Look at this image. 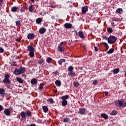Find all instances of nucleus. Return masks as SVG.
<instances>
[{
  "mask_svg": "<svg viewBox=\"0 0 126 126\" xmlns=\"http://www.w3.org/2000/svg\"><path fill=\"white\" fill-rule=\"evenodd\" d=\"M116 106L117 107H121V108H125L126 107V101L121 99L118 100L115 102Z\"/></svg>",
  "mask_w": 126,
  "mask_h": 126,
  "instance_id": "obj_1",
  "label": "nucleus"
},
{
  "mask_svg": "<svg viewBox=\"0 0 126 126\" xmlns=\"http://www.w3.org/2000/svg\"><path fill=\"white\" fill-rule=\"evenodd\" d=\"M10 75L9 74H5L4 76V79L2 80V82L7 85V84H10L11 82H10Z\"/></svg>",
  "mask_w": 126,
  "mask_h": 126,
  "instance_id": "obj_2",
  "label": "nucleus"
},
{
  "mask_svg": "<svg viewBox=\"0 0 126 126\" xmlns=\"http://www.w3.org/2000/svg\"><path fill=\"white\" fill-rule=\"evenodd\" d=\"M24 72H25V67L21 66L20 69H16L14 71V74L19 75V74H22V73H24Z\"/></svg>",
  "mask_w": 126,
  "mask_h": 126,
  "instance_id": "obj_3",
  "label": "nucleus"
},
{
  "mask_svg": "<svg viewBox=\"0 0 126 126\" xmlns=\"http://www.w3.org/2000/svg\"><path fill=\"white\" fill-rule=\"evenodd\" d=\"M117 41V37L114 35H110L108 38L109 44H114Z\"/></svg>",
  "mask_w": 126,
  "mask_h": 126,
  "instance_id": "obj_4",
  "label": "nucleus"
},
{
  "mask_svg": "<svg viewBox=\"0 0 126 126\" xmlns=\"http://www.w3.org/2000/svg\"><path fill=\"white\" fill-rule=\"evenodd\" d=\"M11 112H12V108H6L4 110V114L6 116H10Z\"/></svg>",
  "mask_w": 126,
  "mask_h": 126,
  "instance_id": "obj_5",
  "label": "nucleus"
},
{
  "mask_svg": "<svg viewBox=\"0 0 126 126\" xmlns=\"http://www.w3.org/2000/svg\"><path fill=\"white\" fill-rule=\"evenodd\" d=\"M35 37L34 33H29L27 35V38L29 40H33Z\"/></svg>",
  "mask_w": 126,
  "mask_h": 126,
  "instance_id": "obj_6",
  "label": "nucleus"
},
{
  "mask_svg": "<svg viewBox=\"0 0 126 126\" xmlns=\"http://www.w3.org/2000/svg\"><path fill=\"white\" fill-rule=\"evenodd\" d=\"M20 116H21V118H22V119H21V120H25V119H26V114L25 112H24V111L21 112L20 114Z\"/></svg>",
  "mask_w": 126,
  "mask_h": 126,
  "instance_id": "obj_7",
  "label": "nucleus"
},
{
  "mask_svg": "<svg viewBox=\"0 0 126 126\" xmlns=\"http://www.w3.org/2000/svg\"><path fill=\"white\" fill-rule=\"evenodd\" d=\"M79 114H80V115H85L86 109L85 108H79Z\"/></svg>",
  "mask_w": 126,
  "mask_h": 126,
  "instance_id": "obj_8",
  "label": "nucleus"
},
{
  "mask_svg": "<svg viewBox=\"0 0 126 126\" xmlns=\"http://www.w3.org/2000/svg\"><path fill=\"white\" fill-rule=\"evenodd\" d=\"M88 10V7L87 6H84L82 7V12L83 14L86 13V12Z\"/></svg>",
  "mask_w": 126,
  "mask_h": 126,
  "instance_id": "obj_9",
  "label": "nucleus"
},
{
  "mask_svg": "<svg viewBox=\"0 0 126 126\" xmlns=\"http://www.w3.org/2000/svg\"><path fill=\"white\" fill-rule=\"evenodd\" d=\"M5 92V90H4V89L0 88V94L3 97L5 95V93H4Z\"/></svg>",
  "mask_w": 126,
  "mask_h": 126,
  "instance_id": "obj_10",
  "label": "nucleus"
},
{
  "mask_svg": "<svg viewBox=\"0 0 126 126\" xmlns=\"http://www.w3.org/2000/svg\"><path fill=\"white\" fill-rule=\"evenodd\" d=\"M28 51H29V52H34L35 49H34L33 46H29L28 47Z\"/></svg>",
  "mask_w": 126,
  "mask_h": 126,
  "instance_id": "obj_11",
  "label": "nucleus"
},
{
  "mask_svg": "<svg viewBox=\"0 0 126 126\" xmlns=\"http://www.w3.org/2000/svg\"><path fill=\"white\" fill-rule=\"evenodd\" d=\"M64 27H65V28L67 29H69L70 28H71L72 25H71V24H69V23H66L64 25Z\"/></svg>",
  "mask_w": 126,
  "mask_h": 126,
  "instance_id": "obj_12",
  "label": "nucleus"
},
{
  "mask_svg": "<svg viewBox=\"0 0 126 126\" xmlns=\"http://www.w3.org/2000/svg\"><path fill=\"white\" fill-rule=\"evenodd\" d=\"M25 114H26V117H28V118H29V117H31V116L32 115L31 111H30V110H27Z\"/></svg>",
  "mask_w": 126,
  "mask_h": 126,
  "instance_id": "obj_13",
  "label": "nucleus"
},
{
  "mask_svg": "<svg viewBox=\"0 0 126 126\" xmlns=\"http://www.w3.org/2000/svg\"><path fill=\"white\" fill-rule=\"evenodd\" d=\"M46 32V29L44 28H41L39 30V32L40 34H44Z\"/></svg>",
  "mask_w": 126,
  "mask_h": 126,
  "instance_id": "obj_14",
  "label": "nucleus"
},
{
  "mask_svg": "<svg viewBox=\"0 0 126 126\" xmlns=\"http://www.w3.org/2000/svg\"><path fill=\"white\" fill-rule=\"evenodd\" d=\"M69 76H70L71 77H73L74 76H75V72L73 71H71L68 73Z\"/></svg>",
  "mask_w": 126,
  "mask_h": 126,
  "instance_id": "obj_15",
  "label": "nucleus"
},
{
  "mask_svg": "<svg viewBox=\"0 0 126 126\" xmlns=\"http://www.w3.org/2000/svg\"><path fill=\"white\" fill-rule=\"evenodd\" d=\"M101 116L102 117V118H103V119H105V120L109 119V116L105 113L101 114Z\"/></svg>",
  "mask_w": 126,
  "mask_h": 126,
  "instance_id": "obj_16",
  "label": "nucleus"
},
{
  "mask_svg": "<svg viewBox=\"0 0 126 126\" xmlns=\"http://www.w3.org/2000/svg\"><path fill=\"white\" fill-rule=\"evenodd\" d=\"M67 105V100H63L62 101V106H63V107H65V106Z\"/></svg>",
  "mask_w": 126,
  "mask_h": 126,
  "instance_id": "obj_17",
  "label": "nucleus"
},
{
  "mask_svg": "<svg viewBox=\"0 0 126 126\" xmlns=\"http://www.w3.org/2000/svg\"><path fill=\"white\" fill-rule=\"evenodd\" d=\"M78 35L80 37H81L82 39L84 38V35H83V32H82L80 31L78 32Z\"/></svg>",
  "mask_w": 126,
  "mask_h": 126,
  "instance_id": "obj_18",
  "label": "nucleus"
},
{
  "mask_svg": "<svg viewBox=\"0 0 126 126\" xmlns=\"http://www.w3.org/2000/svg\"><path fill=\"white\" fill-rule=\"evenodd\" d=\"M116 12H117V13H119L120 14H122V13H123V9L122 8H118L116 10Z\"/></svg>",
  "mask_w": 126,
  "mask_h": 126,
  "instance_id": "obj_19",
  "label": "nucleus"
},
{
  "mask_svg": "<svg viewBox=\"0 0 126 126\" xmlns=\"http://www.w3.org/2000/svg\"><path fill=\"white\" fill-rule=\"evenodd\" d=\"M114 52H115V50L113 48H111L107 52V54L110 55L111 54H113Z\"/></svg>",
  "mask_w": 126,
  "mask_h": 126,
  "instance_id": "obj_20",
  "label": "nucleus"
},
{
  "mask_svg": "<svg viewBox=\"0 0 126 126\" xmlns=\"http://www.w3.org/2000/svg\"><path fill=\"white\" fill-rule=\"evenodd\" d=\"M37 83V80L36 79H32L31 80V84L34 85Z\"/></svg>",
  "mask_w": 126,
  "mask_h": 126,
  "instance_id": "obj_21",
  "label": "nucleus"
},
{
  "mask_svg": "<svg viewBox=\"0 0 126 126\" xmlns=\"http://www.w3.org/2000/svg\"><path fill=\"white\" fill-rule=\"evenodd\" d=\"M68 98V95H64L61 97L62 100L66 101V99Z\"/></svg>",
  "mask_w": 126,
  "mask_h": 126,
  "instance_id": "obj_22",
  "label": "nucleus"
},
{
  "mask_svg": "<svg viewBox=\"0 0 126 126\" xmlns=\"http://www.w3.org/2000/svg\"><path fill=\"white\" fill-rule=\"evenodd\" d=\"M17 10V7L14 6L11 7V11L12 12H16V11Z\"/></svg>",
  "mask_w": 126,
  "mask_h": 126,
  "instance_id": "obj_23",
  "label": "nucleus"
},
{
  "mask_svg": "<svg viewBox=\"0 0 126 126\" xmlns=\"http://www.w3.org/2000/svg\"><path fill=\"white\" fill-rule=\"evenodd\" d=\"M42 109L44 113H47L48 112V107L46 106H43Z\"/></svg>",
  "mask_w": 126,
  "mask_h": 126,
  "instance_id": "obj_24",
  "label": "nucleus"
},
{
  "mask_svg": "<svg viewBox=\"0 0 126 126\" xmlns=\"http://www.w3.org/2000/svg\"><path fill=\"white\" fill-rule=\"evenodd\" d=\"M113 72L114 73H115V74H117V73H119V72H120V69L119 68L115 69L113 70Z\"/></svg>",
  "mask_w": 126,
  "mask_h": 126,
  "instance_id": "obj_25",
  "label": "nucleus"
},
{
  "mask_svg": "<svg viewBox=\"0 0 126 126\" xmlns=\"http://www.w3.org/2000/svg\"><path fill=\"white\" fill-rule=\"evenodd\" d=\"M36 22L37 23V24H40L41 22H42V19L38 18L36 20Z\"/></svg>",
  "mask_w": 126,
  "mask_h": 126,
  "instance_id": "obj_26",
  "label": "nucleus"
},
{
  "mask_svg": "<svg viewBox=\"0 0 126 126\" xmlns=\"http://www.w3.org/2000/svg\"><path fill=\"white\" fill-rule=\"evenodd\" d=\"M17 81H18V83H23V80H22L21 78H17Z\"/></svg>",
  "mask_w": 126,
  "mask_h": 126,
  "instance_id": "obj_27",
  "label": "nucleus"
},
{
  "mask_svg": "<svg viewBox=\"0 0 126 126\" xmlns=\"http://www.w3.org/2000/svg\"><path fill=\"white\" fill-rule=\"evenodd\" d=\"M10 64H11V65H13L14 66H17V64L16 63V62H11L10 63Z\"/></svg>",
  "mask_w": 126,
  "mask_h": 126,
  "instance_id": "obj_28",
  "label": "nucleus"
},
{
  "mask_svg": "<svg viewBox=\"0 0 126 126\" xmlns=\"http://www.w3.org/2000/svg\"><path fill=\"white\" fill-rule=\"evenodd\" d=\"M64 62H65V59H61L58 61V63L60 64H62V63H64Z\"/></svg>",
  "mask_w": 126,
  "mask_h": 126,
  "instance_id": "obj_29",
  "label": "nucleus"
},
{
  "mask_svg": "<svg viewBox=\"0 0 126 126\" xmlns=\"http://www.w3.org/2000/svg\"><path fill=\"white\" fill-rule=\"evenodd\" d=\"M58 50L59 52H63L64 49H63V48L62 46H58Z\"/></svg>",
  "mask_w": 126,
  "mask_h": 126,
  "instance_id": "obj_30",
  "label": "nucleus"
},
{
  "mask_svg": "<svg viewBox=\"0 0 126 126\" xmlns=\"http://www.w3.org/2000/svg\"><path fill=\"white\" fill-rule=\"evenodd\" d=\"M55 84L57 85V86H61V81L59 80H56L55 81Z\"/></svg>",
  "mask_w": 126,
  "mask_h": 126,
  "instance_id": "obj_31",
  "label": "nucleus"
},
{
  "mask_svg": "<svg viewBox=\"0 0 126 126\" xmlns=\"http://www.w3.org/2000/svg\"><path fill=\"white\" fill-rule=\"evenodd\" d=\"M117 111L115 110H113L112 111V112L110 113V115H111L112 116H115L116 115H117Z\"/></svg>",
  "mask_w": 126,
  "mask_h": 126,
  "instance_id": "obj_32",
  "label": "nucleus"
},
{
  "mask_svg": "<svg viewBox=\"0 0 126 126\" xmlns=\"http://www.w3.org/2000/svg\"><path fill=\"white\" fill-rule=\"evenodd\" d=\"M73 85L75 87H78L79 83H78L77 82H74Z\"/></svg>",
  "mask_w": 126,
  "mask_h": 126,
  "instance_id": "obj_33",
  "label": "nucleus"
},
{
  "mask_svg": "<svg viewBox=\"0 0 126 126\" xmlns=\"http://www.w3.org/2000/svg\"><path fill=\"white\" fill-rule=\"evenodd\" d=\"M29 10V11H30V12H32L33 10V5H30Z\"/></svg>",
  "mask_w": 126,
  "mask_h": 126,
  "instance_id": "obj_34",
  "label": "nucleus"
},
{
  "mask_svg": "<svg viewBox=\"0 0 126 126\" xmlns=\"http://www.w3.org/2000/svg\"><path fill=\"white\" fill-rule=\"evenodd\" d=\"M68 70L69 71V72H70V71H72V70H73V67L72 66H69L68 67Z\"/></svg>",
  "mask_w": 126,
  "mask_h": 126,
  "instance_id": "obj_35",
  "label": "nucleus"
},
{
  "mask_svg": "<svg viewBox=\"0 0 126 126\" xmlns=\"http://www.w3.org/2000/svg\"><path fill=\"white\" fill-rule=\"evenodd\" d=\"M107 31L108 32V33H112L113 32V29H112L111 28H108Z\"/></svg>",
  "mask_w": 126,
  "mask_h": 126,
  "instance_id": "obj_36",
  "label": "nucleus"
},
{
  "mask_svg": "<svg viewBox=\"0 0 126 126\" xmlns=\"http://www.w3.org/2000/svg\"><path fill=\"white\" fill-rule=\"evenodd\" d=\"M29 56L31 58H33L34 57V52H30Z\"/></svg>",
  "mask_w": 126,
  "mask_h": 126,
  "instance_id": "obj_37",
  "label": "nucleus"
},
{
  "mask_svg": "<svg viewBox=\"0 0 126 126\" xmlns=\"http://www.w3.org/2000/svg\"><path fill=\"white\" fill-rule=\"evenodd\" d=\"M103 44L105 46L107 50H109V45H108V43L106 42H103Z\"/></svg>",
  "mask_w": 126,
  "mask_h": 126,
  "instance_id": "obj_38",
  "label": "nucleus"
},
{
  "mask_svg": "<svg viewBox=\"0 0 126 126\" xmlns=\"http://www.w3.org/2000/svg\"><path fill=\"white\" fill-rule=\"evenodd\" d=\"M48 102L49 103H51V104H54V100H53V98H49L48 100Z\"/></svg>",
  "mask_w": 126,
  "mask_h": 126,
  "instance_id": "obj_39",
  "label": "nucleus"
},
{
  "mask_svg": "<svg viewBox=\"0 0 126 126\" xmlns=\"http://www.w3.org/2000/svg\"><path fill=\"white\" fill-rule=\"evenodd\" d=\"M20 24H21V23H20V21H16V26H20Z\"/></svg>",
  "mask_w": 126,
  "mask_h": 126,
  "instance_id": "obj_40",
  "label": "nucleus"
},
{
  "mask_svg": "<svg viewBox=\"0 0 126 126\" xmlns=\"http://www.w3.org/2000/svg\"><path fill=\"white\" fill-rule=\"evenodd\" d=\"M63 121L64 123H67V122L69 121V119L68 118H64Z\"/></svg>",
  "mask_w": 126,
  "mask_h": 126,
  "instance_id": "obj_41",
  "label": "nucleus"
},
{
  "mask_svg": "<svg viewBox=\"0 0 126 126\" xmlns=\"http://www.w3.org/2000/svg\"><path fill=\"white\" fill-rule=\"evenodd\" d=\"M44 86V84L43 83H41L39 85V87L38 89H43V87Z\"/></svg>",
  "mask_w": 126,
  "mask_h": 126,
  "instance_id": "obj_42",
  "label": "nucleus"
},
{
  "mask_svg": "<svg viewBox=\"0 0 126 126\" xmlns=\"http://www.w3.org/2000/svg\"><path fill=\"white\" fill-rule=\"evenodd\" d=\"M52 59L51 58H48L46 60L47 62L49 63H51V62H52Z\"/></svg>",
  "mask_w": 126,
  "mask_h": 126,
  "instance_id": "obj_43",
  "label": "nucleus"
},
{
  "mask_svg": "<svg viewBox=\"0 0 126 126\" xmlns=\"http://www.w3.org/2000/svg\"><path fill=\"white\" fill-rule=\"evenodd\" d=\"M102 38L103 39H104L105 40H108V39H109V38H108V37H107V36L106 35H103Z\"/></svg>",
  "mask_w": 126,
  "mask_h": 126,
  "instance_id": "obj_44",
  "label": "nucleus"
},
{
  "mask_svg": "<svg viewBox=\"0 0 126 126\" xmlns=\"http://www.w3.org/2000/svg\"><path fill=\"white\" fill-rule=\"evenodd\" d=\"M7 88L8 89H12V87L8 84L7 85Z\"/></svg>",
  "mask_w": 126,
  "mask_h": 126,
  "instance_id": "obj_45",
  "label": "nucleus"
},
{
  "mask_svg": "<svg viewBox=\"0 0 126 126\" xmlns=\"http://www.w3.org/2000/svg\"><path fill=\"white\" fill-rule=\"evenodd\" d=\"M21 11L22 12H24V11H25V8L22 7V8H21Z\"/></svg>",
  "mask_w": 126,
  "mask_h": 126,
  "instance_id": "obj_46",
  "label": "nucleus"
},
{
  "mask_svg": "<svg viewBox=\"0 0 126 126\" xmlns=\"http://www.w3.org/2000/svg\"><path fill=\"white\" fill-rule=\"evenodd\" d=\"M3 110V107H2V106L0 105V112H1V111H2Z\"/></svg>",
  "mask_w": 126,
  "mask_h": 126,
  "instance_id": "obj_47",
  "label": "nucleus"
},
{
  "mask_svg": "<svg viewBox=\"0 0 126 126\" xmlns=\"http://www.w3.org/2000/svg\"><path fill=\"white\" fill-rule=\"evenodd\" d=\"M3 53V49L0 48V53Z\"/></svg>",
  "mask_w": 126,
  "mask_h": 126,
  "instance_id": "obj_48",
  "label": "nucleus"
},
{
  "mask_svg": "<svg viewBox=\"0 0 126 126\" xmlns=\"http://www.w3.org/2000/svg\"><path fill=\"white\" fill-rule=\"evenodd\" d=\"M53 73H54V74H55V75H59V71H56V72H53Z\"/></svg>",
  "mask_w": 126,
  "mask_h": 126,
  "instance_id": "obj_49",
  "label": "nucleus"
},
{
  "mask_svg": "<svg viewBox=\"0 0 126 126\" xmlns=\"http://www.w3.org/2000/svg\"><path fill=\"white\" fill-rule=\"evenodd\" d=\"M43 63V60H42L38 61V63H39V64H41V63Z\"/></svg>",
  "mask_w": 126,
  "mask_h": 126,
  "instance_id": "obj_50",
  "label": "nucleus"
},
{
  "mask_svg": "<svg viewBox=\"0 0 126 126\" xmlns=\"http://www.w3.org/2000/svg\"><path fill=\"white\" fill-rule=\"evenodd\" d=\"M63 42H62L60 43V44L59 46V47H62V46H63Z\"/></svg>",
  "mask_w": 126,
  "mask_h": 126,
  "instance_id": "obj_51",
  "label": "nucleus"
},
{
  "mask_svg": "<svg viewBox=\"0 0 126 126\" xmlns=\"http://www.w3.org/2000/svg\"><path fill=\"white\" fill-rule=\"evenodd\" d=\"M98 51V47H97V46L95 47V51L97 52Z\"/></svg>",
  "mask_w": 126,
  "mask_h": 126,
  "instance_id": "obj_52",
  "label": "nucleus"
},
{
  "mask_svg": "<svg viewBox=\"0 0 126 126\" xmlns=\"http://www.w3.org/2000/svg\"><path fill=\"white\" fill-rule=\"evenodd\" d=\"M3 1V0H0V6L1 5V3Z\"/></svg>",
  "mask_w": 126,
  "mask_h": 126,
  "instance_id": "obj_53",
  "label": "nucleus"
},
{
  "mask_svg": "<svg viewBox=\"0 0 126 126\" xmlns=\"http://www.w3.org/2000/svg\"><path fill=\"white\" fill-rule=\"evenodd\" d=\"M108 94H109V92H107L105 93L106 96H107V95H108Z\"/></svg>",
  "mask_w": 126,
  "mask_h": 126,
  "instance_id": "obj_54",
  "label": "nucleus"
},
{
  "mask_svg": "<svg viewBox=\"0 0 126 126\" xmlns=\"http://www.w3.org/2000/svg\"><path fill=\"white\" fill-rule=\"evenodd\" d=\"M35 126V124H32L30 126Z\"/></svg>",
  "mask_w": 126,
  "mask_h": 126,
  "instance_id": "obj_55",
  "label": "nucleus"
},
{
  "mask_svg": "<svg viewBox=\"0 0 126 126\" xmlns=\"http://www.w3.org/2000/svg\"><path fill=\"white\" fill-rule=\"evenodd\" d=\"M94 3H93L92 4H91V6H94Z\"/></svg>",
  "mask_w": 126,
  "mask_h": 126,
  "instance_id": "obj_56",
  "label": "nucleus"
},
{
  "mask_svg": "<svg viewBox=\"0 0 126 126\" xmlns=\"http://www.w3.org/2000/svg\"><path fill=\"white\" fill-rule=\"evenodd\" d=\"M95 84L96 85V84H97V80H95Z\"/></svg>",
  "mask_w": 126,
  "mask_h": 126,
  "instance_id": "obj_57",
  "label": "nucleus"
},
{
  "mask_svg": "<svg viewBox=\"0 0 126 126\" xmlns=\"http://www.w3.org/2000/svg\"><path fill=\"white\" fill-rule=\"evenodd\" d=\"M31 0V1H32V2H34V0Z\"/></svg>",
  "mask_w": 126,
  "mask_h": 126,
  "instance_id": "obj_58",
  "label": "nucleus"
},
{
  "mask_svg": "<svg viewBox=\"0 0 126 126\" xmlns=\"http://www.w3.org/2000/svg\"><path fill=\"white\" fill-rule=\"evenodd\" d=\"M111 24L112 25H114V24H115V23H112Z\"/></svg>",
  "mask_w": 126,
  "mask_h": 126,
  "instance_id": "obj_59",
  "label": "nucleus"
},
{
  "mask_svg": "<svg viewBox=\"0 0 126 126\" xmlns=\"http://www.w3.org/2000/svg\"><path fill=\"white\" fill-rule=\"evenodd\" d=\"M93 84H95V81H94Z\"/></svg>",
  "mask_w": 126,
  "mask_h": 126,
  "instance_id": "obj_60",
  "label": "nucleus"
},
{
  "mask_svg": "<svg viewBox=\"0 0 126 126\" xmlns=\"http://www.w3.org/2000/svg\"><path fill=\"white\" fill-rule=\"evenodd\" d=\"M52 7H57L56 6H53Z\"/></svg>",
  "mask_w": 126,
  "mask_h": 126,
  "instance_id": "obj_61",
  "label": "nucleus"
},
{
  "mask_svg": "<svg viewBox=\"0 0 126 126\" xmlns=\"http://www.w3.org/2000/svg\"><path fill=\"white\" fill-rule=\"evenodd\" d=\"M23 76H25V74H23Z\"/></svg>",
  "mask_w": 126,
  "mask_h": 126,
  "instance_id": "obj_62",
  "label": "nucleus"
}]
</instances>
